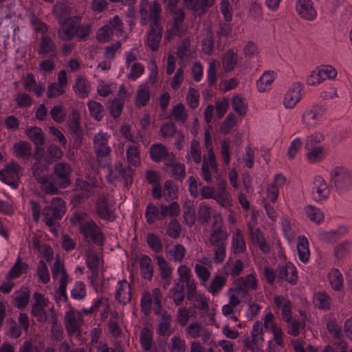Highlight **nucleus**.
I'll use <instances>...</instances> for the list:
<instances>
[{"label":"nucleus","instance_id":"obj_50","mask_svg":"<svg viewBox=\"0 0 352 352\" xmlns=\"http://www.w3.org/2000/svg\"><path fill=\"white\" fill-rule=\"evenodd\" d=\"M102 334V329L100 327H96L91 331V343H90V352H99L100 349L106 345L105 343L100 340Z\"/></svg>","mask_w":352,"mask_h":352},{"label":"nucleus","instance_id":"obj_62","mask_svg":"<svg viewBox=\"0 0 352 352\" xmlns=\"http://www.w3.org/2000/svg\"><path fill=\"white\" fill-rule=\"evenodd\" d=\"M233 109L240 116H245L247 113L248 105L244 99L239 96H234L232 99Z\"/></svg>","mask_w":352,"mask_h":352},{"label":"nucleus","instance_id":"obj_33","mask_svg":"<svg viewBox=\"0 0 352 352\" xmlns=\"http://www.w3.org/2000/svg\"><path fill=\"white\" fill-rule=\"evenodd\" d=\"M274 302L281 310L283 319L287 322H291L292 304L289 300L283 296H275Z\"/></svg>","mask_w":352,"mask_h":352},{"label":"nucleus","instance_id":"obj_16","mask_svg":"<svg viewBox=\"0 0 352 352\" xmlns=\"http://www.w3.org/2000/svg\"><path fill=\"white\" fill-rule=\"evenodd\" d=\"M234 281L249 293H250V292L257 291L260 287L259 280L256 272L253 268L250 270L249 274L241 276L236 278Z\"/></svg>","mask_w":352,"mask_h":352},{"label":"nucleus","instance_id":"obj_26","mask_svg":"<svg viewBox=\"0 0 352 352\" xmlns=\"http://www.w3.org/2000/svg\"><path fill=\"white\" fill-rule=\"evenodd\" d=\"M278 276L292 285H296L298 281V274L295 266L290 262L279 266Z\"/></svg>","mask_w":352,"mask_h":352},{"label":"nucleus","instance_id":"obj_49","mask_svg":"<svg viewBox=\"0 0 352 352\" xmlns=\"http://www.w3.org/2000/svg\"><path fill=\"white\" fill-rule=\"evenodd\" d=\"M306 217L316 224H320L324 221V215L323 212L313 206H307L304 208Z\"/></svg>","mask_w":352,"mask_h":352},{"label":"nucleus","instance_id":"obj_47","mask_svg":"<svg viewBox=\"0 0 352 352\" xmlns=\"http://www.w3.org/2000/svg\"><path fill=\"white\" fill-rule=\"evenodd\" d=\"M216 0H196L190 10L195 16H201L215 4Z\"/></svg>","mask_w":352,"mask_h":352},{"label":"nucleus","instance_id":"obj_57","mask_svg":"<svg viewBox=\"0 0 352 352\" xmlns=\"http://www.w3.org/2000/svg\"><path fill=\"white\" fill-rule=\"evenodd\" d=\"M314 303L321 309H329L331 305V298L323 292H318L314 295Z\"/></svg>","mask_w":352,"mask_h":352},{"label":"nucleus","instance_id":"obj_54","mask_svg":"<svg viewBox=\"0 0 352 352\" xmlns=\"http://www.w3.org/2000/svg\"><path fill=\"white\" fill-rule=\"evenodd\" d=\"M168 349L170 352H186L185 340L179 334L174 335L170 340Z\"/></svg>","mask_w":352,"mask_h":352},{"label":"nucleus","instance_id":"obj_38","mask_svg":"<svg viewBox=\"0 0 352 352\" xmlns=\"http://www.w3.org/2000/svg\"><path fill=\"white\" fill-rule=\"evenodd\" d=\"M305 148L307 151V160L311 164L318 163L323 160L325 157V147L324 145Z\"/></svg>","mask_w":352,"mask_h":352},{"label":"nucleus","instance_id":"obj_35","mask_svg":"<svg viewBox=\"0 0 352 352\" xmlns=\"http://www.w3.org/2000/svg\"><path fill=\"white\" fill-rule=\"evenodd\" d=\"M162 39V27L150 26L146 40V45L152 50L157 51Z\"/></svg>","mask_w":352,"mask_h":352},{"label":"nucleus","instance_id":"obj_13","mask_svg":"<svg viewBox=\"0 0 352 352\" xmlns=\"http://www.w3.org/2000/svg\"><path fill=\"white\" fill-rule=\"evenodd\" d=\"M20 173V166L16 163H12L0 171V180L13 188H16Z\"/></svg>","mask_w":352,"mask_h":352},{"label":"nucleus","instance_id":"obj_9","mask_svg":"<svg viewBox=\"0 0 352 352\" xmlns=\"http://www.w3.org/2000/svg\"><path fill=\"white\" fill-rule=\"evenodd\" d=\"M83 322V314L80 311L72 307H69V309L65 311L64 324L69 335L72 336L78 332Z\"/></svg>","mask_w":352,"mask_h":352},{"label":"nucleus","instance_id":"obj_6","mask_svg":"<svg viewBox=\"0 0 352 352\" xmlns=\"http://www.w3.org/2000/svg\"><path fill=\"white\" fill-rule=\"evenodd\" d=\"M153 301L154 313L160 314L162 307V293L158 288H155L151 292L144 291L142 294L140 306L142 311L146 316L151 311Z\"/></svg>","mask_w":352,"mask_h":352},{"label":"nucleus","instance_id":"obj_41","mask_svg":"<svg viewBox=\"0 0 352 352\" xmlns=\"http://www.w3.org/2000/svg\"><path fill=\"white\" fill-rule=\"evenodd\" d=\"M186 162H194L196 164L201 162V152L199 143L196 139H192L190 142V147L189 151L186 155Z\"/></svg>","mask_w":352,"mask_h":352},{"label":"nucleus","instance_id":"obj_56","mask_svg":"<svg viewBox=\"0 0 352 352\" xmlns=\"http://www.w3.org/2000/svg\"><path fill=\"white\" fill-rule=\"evenodd\" d=\"M127 162L129 164L138 166L140 164V154L138 148L135 145L129 146L126 151Z\"/></svg>","mask_w":352,"mask_h":352},{"label":"nucleus","instance_id":"obj_34","mask_svg":"<svg viewBox=\"0 0 352 352\" xmlns=\"http://www.w3.org/2000/svg\"><path fill=\"white\" fill-rule=\"evenodd\" d=\"M167 258L176 263H182L186 254V248L180 243H176L166 248Z\"/></svg>","mask_w":352,"mask_h":352},{"label":"nucleus","instance_id":"obj_59","mask_svg":"<svg viewBox=\"0 0 352 352\" xmlns=\"http://www.w3.org/2000/svg\"><path fill=\"white\" fill-rule=\"evenodd\" d=\"M325 140L324 133L315 131L306 137L305 148L318 146V144L322 142Z\"/></svg>","mask_w":352,"mask_h":352},{"label":"nucleus","instance_id":"obj_12","mask_svg":"<svg viewBox=\"0 0 352 352\" xmlns=\"http://www.w3.org/2000/svg\"><path fill=\"white\" fill-rule=\"evenodd\" d=\"M303 85L299 82H294L285 94L283 104L286 109H293L301 100Z\"/></svg>","mask_w":352,"mask_h":352},{"label":"nucleus","instance_id":"obj_4","mask_svg":"<svg viewBox=\"0 0 352 352\" xmlns=\"http://www.w3.org/2000/svg\"><path fill=\"white\" fill-rule=\"evenodd\" d=\"M65 210V202L59 197H54L51 201V206L43 209L41 214L43 221L52 230L56 221L63 217Z\"/></svg>","mask_w":352,"mask_h":352},{"label":"nucleus","instance_id":"obj_25","mask_svg":"<svg viewBox=\"0 0 352 352\" xmlns=\"http://www.w3.org/2000/svg\"><path fill=\"white\" fill-rule=\"evenodd\" d=\"M296 7L298 14L302 19L312 21L316 17V10L311 0H298Z\"/></svg>","mask_w":352,"mask_h":352},{"label":"nucleus","instance_id":"obj_30","mask_svg":"<svg viewBox=\"0 0 352 352\" xmlns=\"http://www.w3.org/2000/svg\"><path fill=\"white\" fill-rule=\"evenodd\" d=\"M285 180L286 179L283 175H276L273 183L268 185L266 198L263 200L274 204L278 198L279 188L284 184Z\"/></svg>","mask_w":352,"mask_h":352},{"label":"nucleus","instance_id":"obj_22","mask_svg":"<svg viewBox=\"0 0 352 352\" xmlns=\"http://www.w3.org/2000/svg\"><path fill=\"white\" fill-rule=\"evenodd\" d=\"M349 229L346 226L341 225L335 229L329 230H318L316 236L323 241H335L348 233Z\"/></svg>","mask_w":352,"mask_h":352},{"label":"nucleus","instance_id":"obj_39","mask_svg":"<svg viewBox=\"0 0 352 352\" xmlns=\"http://www.w3.org/2000/svg\"><path fill=\"white\" fill-rule=\"evenodd\" d=\"M24 89L30 92L34 93L38 97L41 96L45 91V87L41 84H37L33 74H28L23 80Z\"/></svg>","mask_w":352,"mask_h":352},{"label":"nucleus","instance_id":"obj_19","mask_svg":"<svg viewBox=\"0 0 352 352\" xmlns=\"http://www.w3.org/2000/svg\"><path fill=\"white\" fill-rule=\"evenodd\" d=\"M313 199L316 201L326 199L329 195V189L323 177L316 175L314 177L311 188Z\"/></svg>","mask_w":352,"mask_h":352},{"label":"nucleus","instance_id":"obj_53","mask_svg":"<svg viewBox=\"0 0 352 352\" xmlns=\"http://www.w3.org/2000/svg\"><path fill=\"white\" fill-rule=\"evenodd\" d=\"M329 283L334 290H341L343 287V278L340 272L335 268H333L329 272Z\"/></svg>","mask_w":352,"mask_h":352},{"label":"nucleus","instance_id":"obj_45","mask_svg":"<svg viewBox=\"0 0 352 352\" xmlns=\"http://www.w3.org/2000/svg\"><path fill=\"white\" fill-rule=\"evenodd\" d=\"M28 268V264L22 261L21 256H18L15 263L8 273L6 279L12 280L18 278L23 273L26 272Z\"/></svg>","mask_w":352,"mask_h":352},{"label":"nucleus","instance_id":"obj_8","mask_svg":"<svg viewBox=\"0 0 352 352\" xmlns=\"http://www.w3.org/2000/svg\"><path fill=\"white\" fill-rule=\"evenodd\" d=\"M52 274L53 279L59 283L58 291L57 292L59 295L58 300L65 301L67 300L66 288L69 280L63 264L58 258L56 259L54 263Z\"/></svg>","mask_w":352,"mask_h":352},{"label":"nucleus","instance_id":"obj_51","mask_svg":"<svg viewBox=\"0 0 352 352\" xmlns=\"http://www.w3.org/2000/svg\"><path fill=\"white\" fill-rule=\"evenodd\" d=\"M74 90L81 97H85L90 91V84L86 78L78 76L74 85Z\"/></svg>","mask_w":352,"mask_h":352},{"label":"nucleus","instance_id":"obj_63","mask_svg":"<svg viewBox=\"0 0 352 352\" xmlns=\"http://www.w3.org/2000/svg\"><path fill=\"white\" fill-rule=\"evenodd\" d=\"M50 113L52 120L56 123L63 122L67 116V112L61 104L54 106L50 110Z\"/></svg>","mask_w":352,"mask_h":352},{"label":"nucleus","instance_id":"obj_27","mask_svg":"<svg viewBox=\"0 0 352 352\" xmlns=\"http://www.w3.org/2000/svg\"><path fill=\"white\" fill-rule=\"evenodd\" d=\"M244 270V264L241 259L229 258L221 268V273L232 278L239 276Z\"/></svg>","mask_w":352,"mask_h":352},{"label":"nucleus","instance_id":"obj_37","mask_svg":"<svg viewBox=\"0 0 352 352\" xmlns=\"http://www.w3.org/2000/svg\"><path fill=\"white\" fill-rule=\"evenodd\" d=\"M150 100V91L148 82L140 84L136 91L135 97V104L137 107L141 108L147 104Z\"/></svg>","mask_w":352,"mask_h":352},{"label":"nucleus","instance_id":"obj_10","mask_svg":"<svg viewBox=\"0 0 352 352\" xmlns=\"http://www.w3.org/2000/svg\"><path fill=\"white\" fill-rule=\"evenodd\" d=\"M81 18L79 16H72L66 19L58 30V37L63 41H71L75 37L76 25L80 24Z\"/></svg>","mask_w":352,"mask_h":352},{"label":"nucleus","instance_id":"obj_28","mask_svg":"<svg viewBox=\"0 0 352 352\" xmlns=\"http://www.w3.org/2000/svg\"><path fill=\"white\" fill-rule=\"evenodd\" d=\"M96 211L102 219L113 221L115 216L113 212L111 201L105 197H100L96 201Z\"/></svg>","mask_w":352,"mask_h":352},{"label":"nucleus","instance_id":"obj_20","mask_svg":"<svg viewBox=\"0 0 352 352\" xmlns=\"http://www.w3.org/2000/svg\"><path fill=\"white\" fill-rule=\"evenodd\" d=\"M231 231L230 250L234 254H243L246 251V242L242 230L235 228Z\"/></svg>","mask_w":352,"mask_h":352},{"label":"nucleus","instance_id":"obj_7","mask_svg":"<svg viewBox=\"0 0 352 352\" xmlns=\"http://www.w3.org/2000/svg\"><path fill=\"white\" fill-rule=\"evenodd\" d=\"M326 109L321 105H314L307 108L302 115V123L309 129L319 125L325 118Z\"/></svg>","mask_w":352,"mask_h":352},{"label":"nucleus","instance_id":"obj_21","mask_svg":"<svg viewBox=\"0 0 352 352\" xmlns=\"http://www.w3.org/2000/svg\"><path fill=\"white\" fill-rule=\"evenodd\" d=\"M25 134L28 138L35 144L34 155L36 159L41 158L43 154H40L42 148H40L44 143L45 134L42 129L37 126H32L25 131Z\"/></svg>","mask_w":352,"mask_h":352},{"label":"nucleus","instance_id":"obj_11","mask_svg":"<svg viewBox=\"0 0 352 352\" xmlns=\"http://www.w3.org/2000/svg\"><path fill=\"white\" fill-rule=\"evenodd\" d=\"M109 135L104 132H98L94 138V148L97 156V160L100 164L103 158L108 157L111 148L108 145Z\"/></svg>","mask_w":352,"mask_h":352},{"label":"nucleus","instance_id":"obj_15","mask_svg":"<svg viewBox=\"0 0 352 352\" xmlns=\"http://www.w3.org/2000/svg\"><path fill=\"white\" fill-rule=\"evenodd\" d=\"M254 219V216H252ZM256 222L253 219V222L248 223V234L253 243L256 244L261 251L265 254L270 251V244L267 242L263 233L259 228H254Z\"/></svg>","mask_w":352,"mask_h":352},{"label":"nucleus","instance_id":"obj_29","mask_svg":"<svg viewBox=\"0 0 352 352\" xmlns=\"http://www.w3.org/2000/svg\"><path fill=\"white\" fill-rule=\"evenodd\" d=\"M174 155L173 153L168 152L166 147L160 143L154 144L150 148V156L155 162H160L163 160L168 162L169 159L174 157Z\"/></svg>","mask_w":352,"mask_h":352},{"label":"nucleus","instance_id":"obj_23","mask_svg":"<svg viewBox=\"0 0 352 352\" xmlns=\"http://www.w3.org/2000/svg\"><path fill=\"white\" fill-rule=\"evenodd\" d=\"M227 184L224 180H221L214 188V200L223 207L232 205L230 193L226 190Z\"/></svg>","mask_w":352,"mask_h":352},{"label":"nucleus","instance_id":"obj_24","mask_svg":"<svg viewBox=\"0 0 352 352\" xmlns=\"http://www.w3.org/2000/svg\"><path fill=\"white\" fill-rule=\"evenodd\" d=\"M115 298L120 304L126 305L131 301V289L126 280L118 282L116 287Z\"/></svg>","mask_w":352,"mask_h":352},{"label":"nucleus","instance_id":"obj_48","mask_svg":"<svg viewBox=\"0 0 352 352\" xmlns=\"http://www.w3.org/2000/svg\"><path fill=\"white\" fill-rule=\"evenodd\" d=\"M274 80L273 72H265L256 81V87L260 92H265L270 89Z\"/></svg>","mask_w":352,"mask_h":352},{"label":"nucleus","instance_id":"obj_64","mask_svg":"<svg viewBox=\"0 0 352 352\" xmlns=\"http://www.w3.org/2000/svg\"><path fill=\"white\" fill-rule=\"evenodd\" d=\"M226 278L223 276H217L211 281L208 292L213 296L217 295L226 284Z\"/></svg>","mask_w":352,"mask_h":352},{"label":"nucleus","instance_id":"obj_46","mask_svg":"<svg viewBox=\"0 0 352 352\" xmlns=\"http://www.w3.org/2000/svg\"><path fill=\"white\" fill-rule=\"evenodd\" d=\"M140 267L143 278L151 280L153 276V268L150 257L146 255H142L140 258Z\"/></svg>","mask_w":352,"mask_h":352},{"label":"nucleus","instance_id":"obj_36","mask_svg":"<svg viewBox=\"0 0 352 352\" xmlns=\"http://www.w3.org/2000/svg\"><path fill=\"white\" fill-rule=\"evenodd\" d=\"M85 258L87 267L93 272H96L102 266V260L100 254L91 248L86 250Z\"/></svg>","mask_w":352,"mask_h":352},{"label":"nucleus","instance_id":"obj_55","mask_svg":"<svg viewBox=\"0 0 352 352\" xmlns=\"http://www.w3.org/2000/svg\"><path fill=\"white\" fill-rule=\"evenodd\" d=\"M238 55L233 50H228L223 56L222 63L226 71H232L238 63Z\"/></svg>","mask_w":352,"mask_h":352},{"label":"nucleus","instance_id":"obj_31","mask_svg":"<svg viewBox=\"0 0 352 352\" xmlns=\"http://www.w3.org/2000/svg\"><path fill=\"white\" fill-rule=\"evenodd\" d=\"M37 51L38 54L43 56H55L56 54V45L50 36L47 34H43L41 37Z\"/></svg>","mask_w":352,"mask_h":352},{"label":"nucleus","instance_id":"obj_18","mask_svg":"<svg viewBox=\"0 0 352 352\" xmlns=\"http://www.w3.org/2000/svg\"><path fill=\"white\" fill-rule=\"evenodd\" d=\"M218 172V165L214 153L208 154L203 160L201 168V176L208 183L212 180V175Z\"/></svg>","mask_w":352,"mask_h":352},{"label":"nucleus","instance_id":"obj_14","mask_svg":"<svg viewBox=\"0 0 352 352\" xmlns=\"http://www.w3.org/2000/svg\"><path fill=\"white\" fill-rule=\"evenodd\" d=\"M227 296L232 305H239L241 302H249L252 299L251 294L244 290L234 281L232 287L228 289Z\"/></svg>","mask_w":352,"mask_h":352},{"label":"nucleus","instance_id":"obj_52","mask_svg":"<svg viewBox=\"0 0 352 352\" xmlns=\"http://www.w3.org/2000/svg\"><path fill=\"white\" fill-rule=\"evenodd\" d=\"M57 316L55 313L54 308H51L49 311V320L50 323L52 324V334L55 340H60L62 338L63 330L61 326L57 323Z\"/></svg>","mask_w":352,"mask_h":352},{"label":"nucleus","instance_id":"obj_60","mask_svg":"<svg viewBox=\"0 0 352 352\" xmlns=\"http://www.w3.org/2000/svg\"><path fill=\"white\" fill-rule=\"evenodd\" d=\"M168 295L173 298L176 305H179L185 297L183 286H180L179 283H177L175 287L170 289Z\"/></svg>","mask_w":352,"mask_h":352},{"label":"nucleus","instance_id":"obj_58","mask_svg":"<svg viewBox=\"0 0 352 352\" xmlns=\"http://www.w3.org/2000/svg\"><path fill=\"white\" fill-rule=\"evenodd\" d=\"M157 263L160 270V275L163 279L170 277L173 268L166 260L162 256H156Z\"/></svg>","mask_w":352,"mask_h":352},{"label":"nucleus","instance_id":"obj_32","mask_svg":"<svg viewBox=\"0 0 352 352\" xmlns=\"http://www.w3.org/2000/svg\"><path fill=\"white\" fill-rule=\"evenodd\" d=\"M227 239V232L221 226L214 227V224L208 238L209 245L212 247L225 246Z\"/></svg>","mask_w":352,"mask_h":352},{"label":"nucleus","instance_id":"obj_2","mask_svg":"<svg viewBox=\"0 0 352 352\" xmlns=\"http://www.w3.org/2000/svg\"><path fill=\"white\" fill-rule=\"evenodd\" d=\"M140 19L142 25L158 27L160 25V16L162 8L160 4L156 1L148 0H141L140 2Z\"/></svg>","mask_w":352,"mask_h":352},{"label":"nucleus","instance_id":"obj_42","mask_svg":"<svg viewBox=\"0 0 352 352\" xmlns=\"http://www.w3.org/2000/svg\"><path fill=\"white\" fill-rule=\"evenodd\" d=\"M12 154L18 158H28L32 154L30 144L25 141L16 142L12 146Z\"/></svg>","mask_w":352,"mask_h":352},{"label":"nucleus","instance_id":"obj_61","mask_svg":"<svg viewBox=\"0 0 352 352\" xmlns=\"http://www.w3.org/2000/svg\"><path fill=\"white\" fill-rule=\"evenodd\" d=\"M116 88L113 82H106L102 80H98L97 93L102 97L109 96Z\"/></svg>","mask_w":352,"mask_h":352},{"label":"nucleus","instance_id":"obj_5","mask_svg":"<svg viewBox=\"0 0 352 352\" xmlns=\"http://www.w3.org/2000/svg\"><path fill=\"white\" fill-rule=\"evenodd\" d=\"M51 308L54 307L48 298L40 292L34 293L31 314L36 318L38 322H44L49 320V311Z\"/></svg>","mask_w":352,"mask_h":352},{"label":"nucleus","instance_id":"obj_3","mask_svg":"<svg viewBox=\"0 0 352 352\" xmlns=\"http://www.w3.org/2000/svg\"><path fill=\"white\" fill-rule=\"evenodd\" d=\"M329 179L339 194L352 189V172L346 166H337L333 168L329 173Z\"/></svg>","mask_w":352,"mask_h":352},{"label":"nucleus","instance_id":"obj_17","mask_svg":"<svg viewBox=\"0 0 352 352\" xmlns=\"http://www.w3.org/2000/svg\"><path fill=\"white\" fill-rule=\"evenodd\" d=\"M71 168L68 164L60 162L54 167V173L56 176L54 181L60 188H65L70 184L69 175Z\"/></svg>","mask_w":352,"mask_h":352},{"label":"nucleus","instance_id":"obj_43","mask_svg":"<svg viewBox=\"0 0 352 352\" xmlns=\"http://www.w3.org/2000/svg\"><path fill=\"white\" fill-rule=\"evenodd\" d=\"M40 154H43V157L41 158H38V160H43L47 163H52V162L56 161L62 157L63 151L56 145L51 144L48 146L45 152H44V151L42 149V151L40 152Z\"/></svg>","mask_w":352,"mask_h":352},{"label":"nucleus","instance_id":"obj_1","mask_svg":"<svg viewBox=\"0 0 352 352\" xmlns=\"http://www.w3.org/2000/svg\"><path fill=\"white\" fill-rule=\"evenodd\" d=\"M86 215L75 213L70 218V221L75 226H79L80 232L85 239L89 243L102 245L104 241V235L99 226L92 220H87Z\"/></svg>","mask_w":352,"mask_h":352},{"label":"nucleus","instance_id":"obj_40","mask_svg":"<svg viewBox=\"0 0 352 352\" xmlns=\"http://www.w3.org/2000/svg\"><path fill=\"white\" fill-rule=\"evenodd\" d=\"M165 166L170 168L172 176L176 179L182 180L186 177L185 165L177 162L175 155L173 159L165 162Z\"/></svg>","mask_w":352,"mask_h":352},{"label":"nucleus","instance_id":"obj_44","mask_svg":"<svg viewBox=\"0 0 352 352\" xmlns=\"http://www.w3.org/2000/svg\"><path fill=\"white\" fill-rule=\"evenodd\" d=\"M297 252L300 261L307 263L309 260L310 251L309 248V242L304 236H300L298 239Z\"/></svg>","mask_w":352,"mask_h":352}]
</instances>
